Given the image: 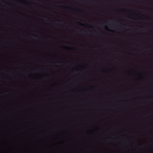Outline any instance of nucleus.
Returning a JSON list of instances; mask_svg holds the SVG:
<instances>
[{"label":"nucleus","mask_w":153,"mask_h":153,"mask_svg":"<svg viewBox=\"0 0 153 153\" xmlns=\"http://www.w3.org/2000/svg\"><path fill=\"white\" fill-rule=\"evenodd\" d=\"M79 23L81 24V25H82V26H83L84 25L83 24H81L80 23Z\"/></svg>","instance_id":"f257e3e1"},{"label":"nucleus","mask_w":153,"mask_h":153,"mask_svg":"<svg viewBox=\"0 0 153 153\" xmlns=\"http://www.w3.org/2000/svg\"><path fill=\"white\" fill-rule=\"evenodd\" d=\"M34 37H37V38H39V37H38V36H34Z\"/></svg>","instance_id":"f03ea898"}]
</instances>
